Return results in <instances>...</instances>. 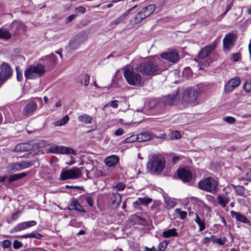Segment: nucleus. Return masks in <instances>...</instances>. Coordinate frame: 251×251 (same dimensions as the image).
<instances>
[{
    "mask_svg": "<svg viewBox=\"0 0 251 251\" xmlns=\"http://www.w3.org/2000/svg\"><path fill=\"white\" fill-rule=\"evenodd\" d=\"M45 73V67L42 64L29 67L25 71L26 79H33L39 78Z\"/></svg>",
    "mask_w": 251,
    "mask_h": 251,
    "instance_id": "obj_5",
    "label": "nucleus"
},
{
    "mask_svg": "<svg viewBox=\"0 0 251 251\" xmlns=\"http://www.w3.org/2000/svg\"><path fill=\"white\" fill-rule=\"evenodd\" d=\"M137 136L136 137L130 136L129 137L126 138V139L125 140V142L126 143H132V142H134L135 141H137Z\"/></svg>",
    "mask_w": 251,
    "mask_h": 251,
    "instance_id": "obj_52",
    "label": "nucleus"
},
{
    "mask_svg": "<svg viewBox=\"0 0 251 251\" xmlns=\"http://www.w3.org/2000/svg\"><path fill=\"white\" fill-rule=\"evenodd\" d=\"M22 237L24 238H33L37 239H40L43 237V236L39 233L31 232L29 234L24 235Z\"/></svg>",
    "mask_w": 251,
    "mask_h": 251,
    "instance_id": "obj_34",
    "label": "nucleus"
},
{
    "mask_svg": "<svg viewBox=\"0 0 251 251\" xmlns=\"http://www.w3.org/2000/svg\"><path fill=\"white\" fill-rule=\"evenodd\" d=\"M246 178L248 180L251 181V169L246 173Z\"/></svg>",
    "mask_w": 251,
    "mask_h": 251,
    "instance_id": "obj_61",
    "label": "nucleus"
},
{
    "mask_svg": "<svg viewBox=\"0 0 251 251\" xmlns=\"http://www.w3.org/2000/svg\"><path fill=\"white\" fill-rule=\"evenodd\" d=\"M216 43L214 42L210 45L203 48L198 54L199 58H203L208 56L210 53L215 49Z\"/></svg>",
    "mask_w": 251,
    "mask_h": 251,
    "instance_id": "obj_15",
    "label": "nucleus"
},
{
    "mask_svg": "<svg viewBox=\"0 0 251 251\" xmlns=\"http://www.w3.org/2000/svg\"><path fill=\"white\" fill-rule=\"evenodd\" d=\"M37 224L35 221H30L24 222L18 224L12 230V232H19L24 230L31 226H34Z\"/></svg>",
    "mask_w": 251,
    "mask_h": 251,
    "instance_id": "obj_13",
    "label": "nucleus"
},
{
    "mask_svg": "<svg viewBox=\"0 0 251 251\" xmlns=\"http://www.w3.org/2000/svg\"><path fill=\"white\" fill-rule=\"evenodd\" d=\"M108 104L114 108H116L118 106V101L116 100L110 101Z\"/></svg>",
    "mask_w": 251,
    "mask_h": 251,
    "instance_id": "obj_55",
    "label": "nucleus"
},
{
    "mask_svg": "<svg viewBox=\"0 0 251 251\" xmlns=\"http://www.w3.org/2000/svg\"><path fill=\"white\" fill-rule=\"evenodd\" d=\"M240 84L239 78L235 77L231 79L227 83L225 87V91L226 93H230L233 91L236 87L238 86Z\"/></svg>",
    "mask_w": 251,
    "mask_h": 251,
    "instance_id": "obj_16",
    "label": "nucleus"
},
{
    "mask_svg": "<svg viewBox=\"0 0 251 251\" xmlns=\"http://www.w3.org/2000/svg\"><path fill=\"white\" fill-rule=\"evenodd\" d=\"M45 57L47 59H49L50 61V62L53 64H55L56 63L57 57H56V56L55 55H54L52 53H51L50 55L47 56Z\"/></svg>",
    "mask_w": 251,
    "mask_h": 251,
    "instance_id": "obj_41",
    "label": "nucleus"
},
{
    "mask_svg": "<svg viewBox=\"0 0 251 251\" xmlns=\"http://www.w3.org/2000/svg\"><path fill=\"white\" fill-rule=\"evenodd\" d=\"M224 120L227 122L228 124H234L235 121L236 119L232 117H226L224 118Z\"/></svg>",
    "mask_w": 251,
    "mask_h": 251,
    "instance_id": "obj_44",
    "label": "nucleus"
},
{
    "mask_svg": "<svg viewBox=\"0 0 251 251\" xmlns=\"http://www.w3.org/2000/svg\"><path fill=\"white\" fill-rule=\"evenodd\" d=\"M32 149V145L28 143L17 144L14 148V152H20L30 151Z\"/></svg>",
    "mask_w": 251,
    "mask_h": 251,
    "instance_id": "obj_19",
    "label": "nucleus"
},
{
    "mask_svg": "<svg viewBox=\"0 0 251 251\" xmlns=\"http://www.w3.org/2000/svg\"><path fill=\"white\" fill-rule=\"evenodd\" d=\"M78 119L79 122L85 123L86 124H91L93 120L92 117L86 114H83L78 116Z\"/></svg>",
    "mask_w": 251,
    "mask_h": 251,
    "instance_id": "obj_23",
    "label": "nucleus"
},
{
    "mask_svg": "<svg viewBox=\"0 0 251 251\" xmlns=\"http://www.w3.org/2000/svg\"><path fill=\"white\" fill-rule=\"evenodd\" d=\"M178 91L177 90L175 93L170 94L162 97L160 100V103L165 106H169L176 103L178 99Z\"/></svg>",
    "mask_w": 251,
    "mask_h": 251,
    "instance_id": "obj_10",
    "label": "nucleus"
},
{
    "mask_svg": "<svg viewBox=\"0 0 251 251\" xmlns=\"http://www.w3.org/2000/svg\"><path fill=\"white\" fill-rule=\"evenodd\" d=\"M123 74L127 82L130 85L133 86H140L142 80V77L139 72H137L135 68H130L126 66L123 68Z\"/></svg>",
    "mask_w": 251,
    "mask_h": 251,
    "instance_id": "obj_3",
    "label": "nucleus"
},
{
    "mask_svg": "<svg viewBox=\"0 0 251 251\" xmlns=\"http://www.w3.org/2000/svg\"><path fill=\"white\" fill-rule=\"evenodd\" d=\"M175 212L176 214H179L180 218L182 220L184 219L186 217L187 212L185 211H181L179 208L176 209Z\"/></svg>",
    "mask_w": 251,
    "mask_h": 251,
    "instance_id": "obj_40",
    "label": "nucleus"
},
{
    "mask_svg": "<svg viewBox=\"0 0 251 251\" xmlns=\"http://www.w3.org/2000/svg\"><path fill=\"white\" fill-rule=\"evenodd\" d=\"M16 72H17V79L20 81L23 79V75L22 71L19 70V67H17L16 68Z\"/></svg>",
    "mask_w": 251,
    "mask_h": 251,
    "instance_id": "obj_45",
    "label": "nucleus"
},
{
    "mask_svg": "<svg viewBox=\"0 0 251 251\" xmlns=\"http://www.w3.org/2000/svg\"><path fill=\"white\" fill-rule=\"evenodd\" d=\"M90 77L88 75L86 74L83 76V84L84 86H88L89 84Z\"/></svg>",
    "mask_w": 251,
    "mask_h": 251,
    "instance_id": "obj_48",
    "label": "nucleus"
},
{
    "mask_svg": "<svg viewBox=\"0 0 251 251\" xmlns=\"http://www.w3.org/2000/svg\"><path fill=\"white\" fill-rule=\"evenodd\" d=\"M71 206L72 208L78 211H80L83 213L86 212V211L82 207L80 204L75 200H73L71 203Z\"/></svg>",
    "mask_w": 251,
    "mask_h": 251,
    "instance_id": "obj_28",
    "label": "nucleus"
},
{
    "mask_svg": "<svg viewBox=\"0 0 251 251\" xmlns=\"http://www.w3.org/2000/svg\"><path fill=\"white\" fill-rule=\"evenodd\" d=\"M151 135L148 132H142L137 135V142H141L151 139Z\"/></svg>",
    "mask_w": 251,
    "mask_h": 251,
    "instance_id": "obj_24",
    "label": "nucleus"
},
{
    "mask_svg": "<svg viewBox=\"0 0 251 251\" xmlns=\"http://www.w3.org/2000/svg\"><path fill=\"white\" fill-rule=\"evenodd\" d=\"M81 43V42L79 40L78 37H76L70 41V47L72 49L75 50L80 45Z\"/></svg>",
    "mask_w": 251,
    "mask_h": 251,
    "instance_id": "obj_32",
    "label": "nucleus"
},
{
    "mask_svg": "<svg viewBox=\"0 0 251 251\" xmlns=\"http://www.w3.org/2000/svg\"><path fill=\"white\" fill-rule=\"evenodd\" d=\"M235 39L236 37L233 34L226 35L223 39L224 48L229 50L233 47Z\"/></svg>",
    "mask_w": 251,
    "mask_h": 251,
    "instance_id": "obj_17",
    "label": "nucleus"
},
{
    "mask_svg": "<svg viewBox=\"0 0 251 251\" xmlns=\"http://www.w3.org/2000/svg\"><path fill=\"white\" fill-rule=\"evenodd\" d=\"M119 161L118 156L115 155H111L106 157L104 159L105 164L108 167L115 166Z\"/></svg>",
    "mask_w": 251,
    "mask_h": 251,
    "instance_id": "obj_22",
    "label": "nucleus"
},
{
    "mask_svg": "<svg viewBox=\"0 0 251 251\" xmlns=\"http://www.w3.org/2000/svg\"><path fill=\"white\" fill-rule=\"evenodd\" d=\"M232 5H233V3L232 1H230L228 2V3L227 4V5L226 6V11L224 13L223 15H225L226 14V13L231 9Z\"/></svg>",
    "mask_w": 251,
    "mask_h": 251,
    "instance_id": "obj_58",
    "label": "nucleus"
},
{
    "mask_svg": "<svg viewBox=\"0 0 251 251\" xmlns=\"http://www.w3.org/2000/svg\"><path fill=\"white\" fill-rule=\"evenodd\" d=\"M217 200L218 201V203L221 205L223 207H225L226 205L229 202V199L224 195H219L217 197Z\"/></svg>",
    "mask_w": 251,
    "mask_h": 251,
    "instance_id": "obj_29",
    "label": "nucleus"
},
{
    "mask_svg": "<svg viewBox=\"0 0 251 251\" xmlns=\"http://www.w3.org/2000/svg\"><path fill=\"white\" fill-rule=\"evenodd\" d=\"M230 213L231 216L233 218H235L237 221L245 224H249L250 223V221L249 219H248L245 216L239 212L231 211Z\"/></svg>",
    "mask_w": 251,
    "mask_h": 251,
    "instance_id": "obj_20",
    "label": "nucleus"
},
{
    "mask_svg": "<svg viewBox=\"0 0 251 251\" xmlns=\"http://www.w3.org/2000/svg\"><path fill=\"white\" fill-rule=\"evenodd\" d=\"M177 233L175 228H172L164 230L162 233V236L164 238H169L171 237L176 236Z\"/></svg>",
    "mask_w": 251,
    "mask_h": 251,
    "instance_id": "obj_25",
    "label": "nucleus"
},
{
    "mask_svg": "<svg viewBox=\"0 0 251 251\" xmlns=\"http://www.w3.org/2000/svg\"><path fill=\"white\" fill-rule=\"evenodd\" d=\"M161 57L171 62H176L178 60L179 57L177 52L175 50L165 52L161 55Z\"/></svg>",
    "mask_w": 251,
    "mask_h": 251,
    "instance_id": "obj_18",
    "label": "nucleus"
},
{
    "mask_svg": "<svg viewBox=\"0 0 251 251\" xmlns=\"http://www.w3.org/2000/svg\"><path fill=\"white\" fill-rule=\"evenodd\" d=\"M214 242L217 243L220 245H224L226 242V239H225V238H224L223 239L218 238L214 240Z\"/></svg>",
    "mask_w": 251,
    "mask_h": 251,
    "instance_id": "obj_47",
    "label": "nucleus"
},
{
    "mask_svg": "<svg viewBox=\"0 0 251 251\" xmlns=\"http://www.w3.org/2000/svg\"><path fill=\"white\" fill-rule=\"evenodd\" d=\"M244 90L247 92L251 91V81H247L244 84Z\"/></svg>",
    "mask_w": 251,
    "mask_h": 251,
    "instance_id": "obj_46",
    "label": "nucleus"
},
{
    "mask_svg": "<svg viewBox=\"0 0 251 251\" xmlns=\"http://www.w3.org/2000/svg\"><path fill=\"white\" fill-rule=\"evenodd\" d=\"M165 163V160L161 155L153 154L150 157L147 168L151 172L159 174L164 170Z\"/></svg>",
    "mask_w": 251,
    "mask_h": 251,
    "instance_id": "obj_2",
    "label": "nucleus"
},
{
    "mask_svg": "<svg viewBox=\"0 0 251 251\" xmlns=\"http://www.w3.org/2000/svg\"><path fill=\"white\" fill-rule=\"evenodd\" d=\"M81 176V171L78 168H73L68 170H62L60 176V179L63 180L71 179H75Z\"/></svg>",
    "mask_w": 251,
    "mask_h": 251,
    "instance_id": "obj_8",
    "label": "nucleus"
},
{
    "mask_svg": "<svg viewBox=\"0 0 251 251\" xmlns=\"http://www.w3.org/2000/svg\"><path fill=\"white\" fill-rule=\"evenodd\" d=\"M18 164L20 171L29 168L32 165V163L31 162L26 161H22L20 162H18Z\"/></svg>",
    "mask_w": 251,
    "mask_h": 251,
    "instance_id": "obj_35",
    "label": "nucleus"
},
{
    "mask_svg": "<svg viewBox=\"0 0 251 251\" xmlns=\"http://www.w3.org/2000/svg\"><path fill=\"white\" fill-rule=\"evenodd\" d=\"M12 27H16L18 30H22L25 31L26 30L25 25L21 22H14L12 23Z\"/></svg>",
    "mask_w": 251,
    "mask_h": 251,
    "instance_id": "obj_30",
    "label": "nucleus"
},
{
    "mask_svg": "<svg viewBox=\"0 0 251 251\" xmlns=\"http://www.w3.org/2000/svg\"><path fill=\"white\" fill-rule=\"evenodd\" d=\"M0 68V81L4 82L11 77L12 71L10 66L5 63L1 64Z\"/></svg>",
    "mask_w": 251,
    "mask_h": 251,
    "instance_id": "obj_11",
    "label": "nucleus"
},
{
    "mask_svg": "<svg viewBox=\"0 0 251 251\" xmlns=\"http://www.w3.org/2000/svg\"><path fill=\"white\" fill-rule=\"evenodd\" d=\"M197 224L199 226L200 231H202L204 229L205 224L203 222L201 221L200 222H197Z\"/></svg>",
    "mask_w": 251,
    "mask_h": 251,
    "instance_id": "obj_59",
    "label": "nucleus"
},
{
    "mask_svg": "<svg viewBox=\"0 0 251 251\" xmlns=\"http://www.w3.org/2000/svg\"><path fill=\"white\" fill-rule=\"evenodd\" d=\"M218 184V183L215 179L208 177L200 181L198 186L202 190L214 194L217 192Z\"/></svg>",
    "mask_w": 251,
    "mask_h": 251,
    "instance_id": "obj_6",
    "label": "nucleus"
},
{
    "mask_svg": "<svg viewBox=\"0 0 251 251\" xmlns=\"http://www.w3.org/2000/svg\"><path fill=\"white\" fill-rule=\"evenodd\" d=\"M241 57V54L240 53H235L232 54V59L234 61H238Z\"/></svg>",
    "mask_w": 251,
    "mask_h": 251,
    "instance_id": "obj_53",
    "label": "nucleus"
},
{
    "mask_svg": "<svg viewBox=\"0 0 251 251\" xmlns=\"http://www.w3.org/2000/svg\"><path fill=\"white\" fill-rule=\"evenodd\" d=\"M69 120V117L68 115H66L63 117L61 119L53 123V125L56 126H62L68 123Z\"/></svg>",
    "mask_w": 251,
    "mask_h": 251,
    "instance_id": "obj_31",
    "label": "nucleus"
},
{
    "mask_svg": "<svg viewBox=\"0 0 251 251\" xmlns=\"http://www.w3.org/2000/svg\"><path fill=\"white\" fill-rule=\"evenodd\" d=\"M38 105L36 102L30 101L24 107L23 110V114L25 116H30L37 110Z\"/></svg>",
    "mask_w": 251,
    "mask_h": 251,
    "instance_id": "obj_12",
    "label": "nucleus"
},
{
    "mask_svg": "<svg viewBox=\"0 0 251 251\" xmlns=\"http://www.w3.org/2000/svg\"><path fill=\"white\" fill-rule=\"evenodd\" d=\"M19 214H20L19 211H17V212H15L14 214H13L12 216V219L14 220H16V219H17V218H18V217L19 216Z\"/></svg>",
    "mask_w": 251,
    "mask_h": 251,
    "instance_id": "obj_62",
    "label": "nucleus"
},
{
    "mask_svg": "<svg viewBox=\"0 0 251 251\" xmlns=\"http://www.w3.org/2000/svg\"><path fill=\"white\" fill-rule=\"evenodd\" d=\"M126 187L125 184L123 182H119L117 183L115 186L114 188L117 191H123L125 189Z\"/></svg>",
    "mask_w": 251,
    "mask_h": 251,
    "instance_id": "obj_43",
    "label": "nucleus"
},
{
    "mask_svg": "<svg viewBox=\"0 0 251 251\" xmlns=\"http://www.w3.org/2000/svg\"><path fill=\"white\" fill-rule=\"evenodd\" d=\"M11 37V33L8 30L3 28H0V39L7 40Z\"/></svg>",
    "mask_w": 251,
    "mask_h": 251,
    "instance_id": "obj_27",
    "label": "nucleus"
},
{
    "mask_svg": "<svg viewBox=\"0 0 251 251\" xmlns=\"http://www.w3.org/2000/svg\"><path fill=\"white\" fill-rule=\"evenodd\" d=\"M122 198L120 194L116 193L113 194L112 203L116 205H118L121 202Z\"/></svg>",
    "mask_w": 251,
    "mask_h": 251,
    "instance_id": "obj_33",
    "label": "nucleus"
},
{
    "mask_svg": "<svg viewBox=\"0 0 251 251\" xmlns=\"http://www.w3.org/2000/svg\"><path fill=\"white\" fill-rule=\"evenodd\" d=\"M76 17V15L75 14H73V15H71L70 16H69L67 20H66V22L67 23H69L70 22H71L72 21H73L74 19H75Z\"/></svg>",
    "mask_w": 251,
    "mask_h": 251,
    "instance_id": "obj_60",
    "label": "nucleus"
},
{
    "mask_svg": "<svg viewBox=\"0 0 251 251\" xmlns=\"http://www.w3.org/2000/svg\"><path fill=\"white\" fill-rule=\"evenodd\" d=\"M165 202L170 208L174 207L176 204V202L170 198L165 199Z\"/></svg>",
    "mask_w": 251,
    "mask_h": 251,
    "instance_id": "obj_39",
    "label": "nucleus"
},
{
    "mask_svg": "<svg viewBox=\"0 0 251 251\" xmlns=\"http://www.w3.org/2000/svg\"><path fill=\"white\" fill-rule=\"evenodd\" d=\"M144 251H156L154 247H152L151 248H149L147 247H144Z\"/></svg>",
    "mask_w": 251,
    "mask_h": 251,
    "instance_id": "obj_63",
    "label": "nucleus"
},
{
    "mask_svg": "<svg viewBox=\"0 0 251 251\" xmlns=\"http://www.w3.org/2000/svg\"><path fill=\"white\" fill-rule=\"evenodd\" d=\"M135 70L146 75H154L161 71L158 63L154 59L145 60L135 67Z\"/></svg>",
    "mask_w": 251,
    "mask_h": 251,
    "instance_id": "obj_1",
    "label": "nucleus"
},
{
    "mask_svg": "<svg viewBox=\"0 0 251 251\" xmlns=\"http://www.w3.org/2000/svg\"><path fill=\"white\" fill-rule=\"evenodd\" d=\"M86 200L87 204L90 206H91V207L93 206V200L92 198L91 197H87L86 198Z\"/></svg>",
    "mask_w": 251,
    "mask_h": 251,
    "instance_id": "obj_57",
    "label": "nucleus"
},
{
    "mask_svg": "<svg viewBox=\"0 0 251 251\" xmlns=\"http://www.w3.org/2000/svg\"><path fill=\"white\" fill-rule=\"evenodd\" d=\"M75 11L77 13L83 14L85 12L86 9H85V7H82V6H80V7H76L75 9Z\"/></svg>",
    "mask_w": 251,
    "mask_h": 251,
    "instance_id": "obj_56",
    "label": "nucleus"
},
{
    "mask_svg": "<svg viewBox=\"0 0 251 251\" xmlns=\"http://www.w3.org/2000/svg\"><path fill=\"white\" fill-rule=\"evenodd\" d=\"M199 93V91L196 89L187 88L182 94L181 100L186 104L195 106L198 104Z\"/></svg>",
    "mask_w": 251,
    "mask_h": 251,
    "instance_id": "obj_4",
    "label": "nucleus"
},
{
    "mask_svg": "<svg viewBox=\"0 0 251 251\" xmlns=\"http://www.w3.org/2000/svg\"><path fill=\"white\" fill-rule=\"evenodd\" d=\"M138 201L140 204L147 205L152 201V199L148 197L139 198Z\"/></svg>",
    "mask_w": 251,
    "mask_h": 251,
    "instance_id": "obj_38",
    "label": "nucleus"
},
{
    "mask_svg": "<svg viewBox=\"0 0 251 251\" xmlns=\"http://www.w3.org/2000/svg\"><path fill=\"white\" fill-rule=\"evenodd\" d=\"M23 246V244L17 240H15L14 242H13V248L14 249H19L20 248H21V247Z\"/></svg>",
    "mask_w": 251,
    "mask_h": 251,
    "instance_id": "obj_50",
    "label": "nucleus"
},
{
    "mask_svg": "<svg viewBox=\"0 0 251 251\" xmlns=\"http://www.w3.org/2000/svg\"><path fill=\"white\" fill-rule=\"evenodd\" d=\"M50 152L53 153L75 154V151L72 148L65 146H53L50 148Z\"/></svg>",
    "mask_w": 251,
    "mask_h": 251,
    "instance_id": "obj_9",
    "label": "nucleus"
},
{
    "mask_svg": "<svg viewBox=\"0 0 251 251\" xmlns=\"http://www.w3.org/2000/svg\"><path fill=\"white\" fill-rule=\"evenodd\" d=\"M6 168H7V170L9 171H20L18 162L8 164V165L7 166Z\"/></svg>",
    "mask_w": 251,
    "mask_h": 251,
    "instance_id": "obj_36",
    "label": "nucleus"
},
{
    "mask_svg": "<svg viewBox=\"0 0 251 251\" xmlns=\"http://www.w3.org/2000/svg\"><path fill=\"white\" fill-rule=\"evenodd\" d=\"M177 176L183 182H188L192 179V174L188 169L184 168L177 171Z\"/></svg>",
    "mask_w": 251,
    "mask_h": 251,
    "instance_id": "obj_14",
    "label": "nucleus"
},
{
    "mask_svg": "<svg viewBox=\"0 0 251 251\" xmlns=\"http://www.w3.org/2000/svg\"><path fill=\"white\" fill-rule=\"evenodd\" d=\"M11 245V242L10 241L6 240L3 241L2 246L3 248H8Z\"/></svg>",
    "mask_w": 251,
    "mask_h": 251,
    "instance_id": "obj_51",
    "label": "nucleus"
},
{
    "mask_svg": "<svg viewBox=\"0 0 251 251\" xmlns=\"http://www.w3.org/2000/svg\"><path fill=\"white\" fill-rule=\"evenodd\" d=\"M168 244V242L166 241L160 243L159 245V251H164L167 248Z\"/></svg>",
    "mask_w": 251,
    "mask_h": 251,
    "instance_id": "obj_42",
    "label": "nucleus"
},
{
    "mask_svg": "<svg viewBox=\"0 0 251 251\" xmlns=\"http://www.w3.org/2000/svg\"><path fill=\"white\" fill-rule=\"evenodd\" d=\"M27 176V174L25 173H22L20 174H14L11 175L8 179L9 182L10 183L14 181L15 180H17L21 179L23 177H24Z\"/></svg>",
    "mask_w": 251,
    "mask_h": 251,
    "instance_id": "obj_26",
    "label": "nucleus"
},
{
    "mask_svg": "<svg viewBox=\"0 0 251 251\" xmlns=\"http://www.w3.org/2000/svg\"><path fill=\"white\" fill-rule=\"evenodd\" d=\"M156 8L155 4H150L143 8L135 17V23H139L151 15Z\"/></svg>",
    "mask_w": 251,
    "mask_h": 251,
    "instance_id": "obj_7",
    "label": "nucleus"
},
{
    "mask_svg": "<svg viewBox=\"0 0 251 251\" xmlns=\"http://www.w3.org/2000/svg\"><path fill=\"white\" fill-rule=\"evenodd\" d=\"M172 137L173 138L177 139L181 137V134L178 131H174L172 133Z\"/></svg>",
    "mask_w": 251,
    "mask_h": 251,
    "instance_id": "obj_49",
    "label": "nucleus"
},
{
    "mask_svg": "<svg viewBox=\"0 0 251 251\" xmlns=\"http://www.w3.org/2000/svg\"><path fill=\"white\" fill-rule=\"evenodd\" d=\"M124 133V130L122 128H119L117 129L114 132L115 135L117 136H119L123 135Z\"/></svg>",
    "mask_w": 251,
    "mask_h": 251,
    "instance_id": "obj_54",
    "label": "nucleus"
},
{
    "mask_svg": "<svg viewBox=\"0 0 251 251\" xmlns=\"http://www.w3.org/2000/svg\"><path fill=\"white\" fill-rule=\"evenodd\" d=\"M137 7V5H135L133 6L132 8L129 9L128 10H127L126 12H125L124 14H123L122 15L119 16L118 18L116 19L115 20L112 21L111 22V25H117L121 23L122 22V21L127 17L129 13L134 10L136 7Z\"/></svg>",
    "mask_w": 251,
    "mask_h": 251,
    "instance_id": "obj_21",
    "label": "nucleus"
},
{
    "mask_svg": "<svg viewBox=\"0 0 251 251\" xmlns=\"http://www.w3.org/2000/svg\"><path fill=\"white\" fill-rule=\"evenodd\" d=\"M235 190L238 195L244 197L245 188L243 186L240 185L235 186Z\"/></svg>",
    "mask_w": 251,
    "mask_h": 251,
    "instance_id": "obj_37",
    "label": "nucleus"
},
{
    "mask_svg": "<svg viewBox=\"0 0 251 251\" xmlns=\"http://www.w3.org/2000/svg\"><path fill=\"white\" fill-rule=\"evenodd\" d=\"M140 204V203L139 202V201L138 200L137 201L133 202V206L134 207H135L136 208H139Z\"/></svg>",
    "mask_w": 251,
    "mask_h": 251,
    "instance_id": "obj_64",
    "label": "nucleus"
}]
</instances>
